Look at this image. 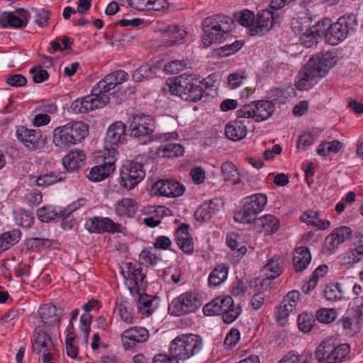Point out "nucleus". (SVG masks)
<instances>
[{
  "instance_id": "nucleus-1",
  "label": "nucleus",
  "mask_w": 363,
  "mask_h": 363,
  "mask_svg": "<svg viewBox=\"0 0 363 363\" xmlns=\"http://www.w3.org/2000/svg\"><path fill=\"white\" fill-rule=\"evenodd\" d=\"M128 77V73L122 69L106 74L93 87L90 95L74 100L71 104L70 111L74 113H83L104 107L109 102L106 93L126 81Z\"/></svg>"
},
{
  "instance_id": "nucleus-2",
  "label": "nucleus",
  "mask_w": 363,
  "mask_h": 363,
  "mask_svg": "<svg viewBox=\"0 0 363 363\" xmlns=\"http://www.w3.org/2000/svg\"><path fill=\"white\" fill-rule=\"evenodd\" d=\"M205 79L193 74H182L169 79L167 84L171 93L189 102H198L203 96L208 84Z\"/></svg>"
},
{
  "instance_id": "nucleus-3",
  "label": "nucleus",
  "mask_w": 363,
  "mask_h": 363,
  "mask_svg": "<svg viewBox=\"0 0 363 363\" xmlns=\"http://www.w3.org/2000/svg\"><path fill=\"white\" fill-rule=\"evenodd\" d=\"M233 22L230 17L222 14L205 18L202 21V43L204 46L209 47L225 40L230 34Z\"/></svg>"
},
{
  "instance_id": "nucleus-4",
  "label": "nucleus",
  "mask_w": 363,
  "mask_h": 363,
  "mask_svg": "<svg viewBox=\"0 0 363 363\" xmlns=\"http://www.w3.org/2000/svg\"><path fill=\"white\" fill-rule=\"evenodd\" d=\"M89 135V125L82 121H71L55 128L53 143L60 147H69L81 143Z\"/></svg>"
},
{
  "instance_id": "nucleus-5",
  "label": "nucleus",
  "mask_w": 363,
  "mask_h": 363,
  "mask_svg": "<svg viewBox=\"0 0 363 363\" xmlns=\"http://www.w3.org/2000/svg\"><path fill=\"white\" fill-rule=\"evenodd\" d=\"M203 346L202 338L197 335L182 334L169 344V354L179 360H186L199 353Z\"/></svg>"
},
{
  "instance_id": "nucleus-6",
  "label": "nucleus",
  "mask_w": 363,
  "mask_h": 363,
  "mask_svg": "<svg viewBox=\"0 0 363 363\" xmlns=\"http://www.w3.org/2000/svg\"><path fill=\"white\" fill-rule=\"evenodd\" d=\"M350 352L348 344L336 345L333 340H325L316 348L315 359L316 363H341Z\"/></svg>"
},
{
  "instance_id": "nucleus-7",
  "label": "nucleus",
  "mask_w": 363,
  "mask_h": 363,
  "mask_svg": "<svg viewBox=\"0 0 363 363\" xmlns=\"http://www.w3.org/2000/svg\"><path fill=\"white\" fill-rule=\"evenodd\" d=\"M358 26L357 16L354 13H345L340 17L330 28L329 43L333 45L339 44L348 36L356 33Z\"/></svg>"
},
{
  "instance_id": "nucleus-8",
  "label": "nucleus",
  "mask_w": 363,
  "mask_h": 363,
  "mask_svg": "<svg viewBox=\"0 0 363 363\" xmlns=\"http://www.w3.org/2000/svg\"><path fill=\"white\" fill-rule=\"evenodd\" d=\"M154 129L153 118L145 114L134 116L128 127L130 136L137 140L140 144H147L152 140Z\"/></svg>"
},
{
  "instance_id": "nucleus-9",
  "label": "nucleus",
  "mask_w": 363,
  "mask_h": 363,
  "mask_svg": "<svg viewBox=\"0 0 363 363\" xmlns=\"http://www.w3.org/2000/svg\"><path fill=\"white\" fill-rule=\"evenodd\" d=\"M275 111V104L272 101L259 100L242 106L236 111L238 118H253L261 122L270 118Z\"/></svg>"
},
{
  "instance_id": "nucleus-10",
  "label": "nucleus",
  "mask_w": 363,
  "mask_h": 363,
  "mask_svg": "<svg viewBox=\"0 0 363 363\" xmlns=\"http://www.w3.org/2000/svg\"><path fill=\"white\" fill-rule=\"evenodd\" d=\"M201 306L199 294L193 291H187L174 298L168 307L169 313L180 316L195 312Z\"/></svg>"
},
{
  "instance_id": "nucleus-11",
  "label": "nucleus",
  "mask_w": 363,
  "mask_h": 363,
  "mask_svg": "<svg viewBox=\"0 0 363 363\" xmlns=\"http://www.w3.org/2000/svg\"><path fill=\"white\" fill-rule=\"evenodd\" d=\"M145 172L143 164L128 161L123 164L120 173V184L126 190L134 189L145 177Z\"/></svg>"
},
{
  "instance_id": "nucleus-12",
  "label": "nucleus",
  "mask_w": 363,
  "mask_h": 363,
  "mask_svg": "<svg viewBox=\"0 0 363 363\" xmlns=\"http://www.w3.org/2000/svg\"><path fill=\"white\" fill-rule=\"evenodd\" d=\"M16 136L18 142L30 151L42 148L47 140L41 130L28 128L25 125L16 126Z\"/></svg>"
},
{
  "instance_id": "nucleus-13",
  "label": "nucleus",
  "mask_w": 363,
  "mask_h": 363,
  "mask_svg": "<svg viewBox=\"0 0 363 363\" xmlns=\"http://www.w3.org/2000/svg\"><path fill=\"white\" fill-rule=\"evenodd\" d=\"M184 191V186L173 179H159L152 184L150 189L152 195L172 198L182 196Z\"/></svg>"
},
{
  "instance_id": "nucleus-14",
  "label": "nucleus",
  "mask_w": 363,
  "mask_h": 363,
  "mask_svg": "<svg viewBox=\"0 0 363 363\" xmlns=\"http://www.w3.org/2000/svg\"><path fill=\"white\" fill-rule=\"evenodd\" d=\"M337 62L335 53L327 52L313 55L307 62V68L311 69L320 78L325 76L328 70Z\"/></svg>"
},
{
  "instance_id": "nucleus-15",
  "label": "nucleus",
  "mask_w": 363,
  "mask_h": 363,
  "mask_svg": "<svg viewBox=\"0 0 363 363\" xmlns=\"http://www.w3.org/2000/svg\"><path fill=\"white\" fill-rule=\"evenodd\" d=\"M126 125L121 121L112 123L108 128L104 139L105 148L115 151L126 138Z\"/></svg>"
},
{
  "instance_id": "nucleus-16",
  "label": "nucleus",
  "mask_w": 363,
  "mask_h": 363,
  "mask_svg": "<svg viewBox=\"0 0 363 363\" xmlns=\"http://www.w3.org/2000/svg\"><path fill=\"white\" fill-rule=\"evenodd\" d=\"M15 12L4 11L0 14V26L3 28H24L27 26L30 18V13L23 8L16 9Z\"/></svg>"
},
{
  "instance_id": "nucleus-17",
  "label": "nucleus",
  "mask_w": 363,
  "mask_h": 363,
  "mask_svg": "<svg viewBox=\"0 0 363 363\" xmlns=\"http://www.w3.org/2000/svg\"><path fill=\"white\" fill-rule=\"evenodd\" d=\"M86 229L91 233H121L120 223L113 222L109 218L95 216L89 219L85 224Z\"/></svg>"
},
{
  "instance_id": "nucleus-18",
  "label": "nucleus",
  "mask_w": 363,
  "mask_h": 363,
  "mask_svg": "<svg viewBox=\"0 0 363 363\" xmlns=\"http://www.w3.org/2000/svg\"><path fill=\"white\" fill-rule=\"evenodd\" d=\"M352 234V230L350 227L341 226L335 228L325 238L323 252L333 253L340 245L349 240Z\"/></svg>"
},
{
  "instance_id": "nucleus-19",
  "label": "nucleus",
  "mask_w": 363,
  "mask_h": 363,
  "mask_svg": "<svg viewBox=\"0 0 363 363\" xmlns=\"http://www.w3.org/2000/svg\"><path fill=\"white\" fill-rule=\"evenodd\" d=\"M38 313L43 323V328L49 329L52 327H60L62 316V311L51 304H45L39 308Z\"/></svg>"
},
{
  "instance_id": "nucleus-20",
  "label": "nucleus",
  "mask_w": 363,
  "mask_h": 363,
  "mask_svg": "<svg viewBox=\"0 0 363 363\" xmlns=\"http://www.w3.org/2000/svg\"><path fill=\"white\" fill-rule=\"evenodd\" d=\"M148 330L142 327H133L121 334L123 347L125 350L133 348L136 343H142L149 338Z\"/></svg>"
},
{
  "instance_id": "nucleus-21",
  "label": "nucleus",
  "mask_w": 363,
  "mask_h": 363,
  "mask_svg": "<svg viewBox=\"0 0 363 363\" xmlns=\"http://www.w3.org/2000/svg\"><path fill=\"white\" fill-rule=\"evenodd\" d=\"M246 118H238L230 121L225 128V134L226 137L233 141H238L245 138L247 132V124L249 121L245 120Z\"/></svg>"
},
{
  "instance_id": "nucleus-22",
  "label": "nucleus",
  "mask_w": 363,
  "mask_h": 363,
  "mask_svg": "<svg viewBox=\"0 0 363 363\" xmlns=\"http://www.w3.org/2000/svg\"><path fill=\"white\" fill-rule=\"evenodd\" d=\"M273 12L270 10H262L257 14L256 23L250 29L251 35H264L268 33L273 26Z\"/></svg>"
},
{
  "instance_id": "nucleus-23",
  "label": "nucleus",
  "mask_w": 363,
  "mask_h": 363,
  "mask_svg": "<svg viewBox=\"0 0 363 363\" xmlns=\"http://www.w3.org/2000/svg\"><path fill=\"white\" fill-rule=\"evenodd\" d=\"M223 202L219 199H213L209 202H204L196 210L194 216L197 220L206 221L211 219L222 206Z\"/></svg>"
},
{
  "instance_id": "nucleus-24",
  "label": "nucleus",
  "mask_w": 363,
  "mask_h": 363,
  "mask_svg": "<svg viewBox=\"0 0 363 363\" xmlns=\"http://www.w3.org/2000/svg\"><path fill=\"white\" fill-rule=\"evenodd\" d=\"M362 322L363 311L359 306L347 310L345 315L338 321L347 333L352 332L353 326H358Z\"/></svg>"
},
{
  "instance_id": "nucleus-25",
  "label": "nucleus",
  "mask_w": 363,
  "mask_h": 363,
  "mask_svg": "<svg viewBox=\"0 0 363 363\" xmlns=\"http://www.w3.org/2000/svg\"><path fill=\"white\" fill-rule=\"evenodd\" d=\"M138 209L137 201L132 198H124L115 204V213L121 218H133Z\"/></svg>"
},
{
  "instance_id": "nucleus-26",
  "label": "nucleus",
  "mask_w": 363,
  "mask_h": 363,
  "mask_svg": "<svg viewBox=\"0 0 363 363\" xmlns=\"http://www.w3.org/2000/svg\"><path fill=\"white\" fill-rule=\"evenodd\" d=\"M298 79L296 82V87L300 91L308 90L313 87L320 77L311 69L307 68V64L298 73Z\"/></svg>"
},
{
  "instance_id": "nucleus-27",
  "label": "nucleus",
  "mask_w": 363,
  "mask_h": 363,
  "mask_svg": "<svg viewBox=\"0 0 363 363\" xmlns=\"http://www.w3.org/2000/svg\"><path fill=\"white\" fill-rule=\"evenodd\" d=\"M85 162L86 155L82 150L71 151L62 158L64 167L69 172L79 169Z\"/></svg>"
},
{
  "instance_id": "nucleus-28",
  "label": "nucleus",
  "mask_w": 363,
  "mask_h": 363,
  "mask_svg": "<svg viewBox=\"0 0 363 363\" xmlns=\"http://www.w3.org/2000/svg\"><path fill=\"white\" fill-rule=\"evenodd\" d=\"M116 169L114 162L108 161L91 168L88 175L89 180L100 182L107 178Z\"/></svg>"
},
{
  "instance_id": "nucleus-29",
  "label": "nucleus",
  "mask_w": 363,
  "mask_h": 363,
  "mask_svg": "<svg viewBox=\"0 0 363 363\" xmlns=\"http://www.w3.org/2000/svg\"><path fill=\"white\" fill-rule=\"evenodd\" d=\"M311 261V255L307 247L301 246L294 250L293 265L296 272H302L307 268Z\"/></svg>"
},
{
  "instance_id": "nucleus-30",
  "label": "nucleus",
  "mask_w": 363,
  "mask_h": 363,
  "mask_svg": "<svg viewBox=\"0 0 363 363\" xmlns=\"http://www.w3.org/2000/svg\"><path fill=\"white\" fill-rule=\"evenodd\" d=\"M357 246L349 250L344 255V264L347 268H351L363 259V235L357 236Z\"/></svg>"
},
{
  "instance_id": "nucleus-31",
  "label": "nucleus",
  "mask_w": 363,
  "mask_h": 363,
  "mask_svg": "<svg viewBox=\"0 0 363 363\" xmlns=\"http://www.w3.org/2000/svg\"><path fill=\"white\" fill-rule=\"evenodd\" d=\"M162 32L165 36L168 37L165 43L167 47L182 44L186 35V31L180 29L177 25H169L162 30Z\"/></svg>"
},
{
  "instance_id": "nucleus-32",
  "label": "nucleus",
  "mask_w": 363,
  "mask_h": 363,
  "mask_svg": "<svg viewBox=\"0 0 363 363\" xmlns=\"http://www.w3.org/2000/svg\"><path fill=\"white\" fill-rule=\"evenodd\" d=\"M228 272L229 266L227 264H218L208 276V285L213 287L219 286L227 279Z\"/></svg>"
},
{
  "instance_id": "nucleus-33",
  "label": "nucleus",
  "mask_w": 363,
  "mask_h": 363,
  "mask_svg": "<svg viewBox=\"0 0 363 363\" xmlns=\"http://www.w3.org/2000/svg\"><path fill=\"white\" fill-rule=\"evenodd\" d=\"M21 238V232L18 229L0 234V254L8 250L19 242Z\"/></svg>"
},
{
  "instance_id": "nucleus-34",
  "label": "nucleus",
  "mask_w": 363,
  "mask_h": 363,
  "mask_svg": "<svg viewBox=\"0 0 363 363\" xmlns=\"http://www.w3.org/2000/svg\"><path fill=\"white\" fill-rule=\"evenodd\" d=\"M267 203V197L262 194H255L244 199V204L257 214L263 210Z\"/></svg>"
},
{
  "instance_id": "nucleus-35",
  "label": "nucleus",
  "mask_w": 363,
  "mask_h": 363,
  "mask_svg": "<svg viewBox=\"0 0 363 363\" xmlns=\"http://www.w3.org/2000/svg\"><path fill=\"white\" fill-rule=\"evenodd\" d=\"M48 329L38 326L34 331L35 342L36 345H33V350L38 354L41 352V349L48 346V342H51V337L48 333Z\"/></svg>"
},
{
  "instance_id": "nucleus-36",
  "label": "nucleus",
  "mask_w": 363,
  "mask_h": 363,
  "mask_svg": "<svg viewBox=\"0 0 363 363\" xmlns=\"http://www.w3.org/2000/svg\"><path fill=\"white\" fill-rule=\"evenodd\" d=\"M328 267L326 265H320L313 272L311 279L302 286V291L304 294H309L317 285L319 277H323Z\"/></svg>"
},
{
  "instance_id": "nucleus-37",
  "label": "nucleus",
  "mask_w": 363,
  "mask_h": 363,
  "mask_svg": "<svg viewBox=\"0 0 363 363\" xmlns=\"http://www.w3.org/2000/svg\"><path fill=\"white\" fill-rule=\"evenodd\" d=\"M184 152V148L182 145L178 143H167L162 145L158 149V154L164 157H174L182 156Z\"/></svg>"
},
{
  "instance_id": "nucleus-38",
  "label": "nucleus",
  "mask_w": 363,
  "mask_h": 363,
  "mask_svg": "<svg viewBox=\"0 0 363 363\" xmlns=\"http://www.w3.org/2000/svg\"><path fill=\"white\" fill-rule=\"evenodd\" d=\"M312 360V353L303 352L298 354L294 351L289 352L279 363H310Z\"/></svg>"
},
{
  "instance_id": "nucleus-39",
  "label": "nucleus",
  "mask_w": 363,
  "mask_h": 363,
  "mask_svg": "<svg viewBox=\"0 0 363 363\" xmlns=\"http://www.w3.org/2000/svg\"><path fill=\"white\" fill-rule=\"evenodd\" d=\"M257 215L243 203L242 208L234 213V220L241 223H253L257 219Z\"/></svg>"
},
{
  "instance_id": "nucleus-40",
  "label": "nucleus",
  "mask_w": 363,
  "mask_h": 363,
  "mask_svg": "<svg viewBox=\"0 0 363 363\" xmlns=\"http://www.w3.org/2000/svg\"><path fill=\"white\" fill-rule=\"evenodd\" d=\"M279 260V257L274 256L264 267V271L266 272L267 278L274 279L281 274L282 268L280 266Z\"/></svg>"
},
{
  "instance_id": "nucleus-41",
  "label": "nucleus",
  "mask_w": 363,
  "mask_h": 363,
  "mask_svg": "<svg viewBox=\"0 0 363 363\" xmlns=\"http://www.w3.org/2000/svg\"><path fill=\"white\" fill-rule=\"evenodd\" d=\"M332 26L331 21L329 18H325L316 23L315 25L311 26V30L317 35L320 40L325 37L329 43L330 32L329 27Z\"/></svg>"
},
{
  "instance_id": "nucleus-42",
  "label": "nucleus",
  "mask_w": 363,
  "mask_h": 363,
  "mask_svg": "<svg viewBox=\"0 0 363 363\" xmlns=\"http://www.w3.org/2000/svg\"><path fill=\"white\" fill-rule=\"evenodd\" d=\"M259 220L263 229L269 235L274 233L279 228V220L275 216L267 214Z\"/></svg>"
},
{
  "instance_id": "nucleus-43",
  "label": "nucleus",
  "mask_w": 363,
  "mask_h": 363,
  "mask_svg": "<svg viewBox=\"0 0 363 363\" xmlns=\"http://www.w3.org/2000/svg\"><path fill=\"white\" fill-rule=\"evenodd\" d=\"M155 296L148 295L147 294H142L139 296L137 303V308L143 314L150 315L153 312L152 303Z\"/></svg>"
},
{
  "instance_id": "nucleus-44",
  "label": "nucleus",
  "mask_w": 363,
  "mask_h": 363,
  "mask_svg": "<svg viewBox=\"0 0 363 363\" xmlns=\"http://www.w3.org/2000/svg\"><path fill=\"white\" fill-rule=\"evenodd\" d=\"M297 323L299 330L307 333L315 326V319L312 313H304L298 315Z\"/></svg>"
},
{
  "instance_id": "nucleus-45",
  "label": "nucleus",
  "mask_w": 363,
  "mask_h": 363,
  "mask_svg": "<svg viewBox=\"0 0 363 363\" xmlns=\"http://www.w3.org/2000/svg\"><path fill=\"white\" fill-rule=\"evenodd\" d=\"M117 309L121 319L127 324H133L135 318L128 301H123L117 305Z\"/></svg>"
},
{
  "instance_id": "nucleus-46",
  "label": "nucleus",
  "mask_w": 363,
  "mask_h": 363,
  "mask_svg": "<svg viewBox=\"0 0 363 363\" xmlns=\"http://www.w3.org/2000/svg\"><path fill=\"white\" fill-rule=\"evenodd\" d=\"M324 296L328 301H336L342 299V291L339 283L326 285L324 290Z\"/></svg>"
},
{
  "instance_id": "nucleus-47",
  "label": "nucleus",
  "mask_w": 363,
  "mask_h": 363,
  "mask_svg": "<svg viewBox=\"0 0 363 363\" xmlns=\"http://www.w3.org/2000/svg\"><path fill=\"white\" fill-rule=\"evenodd\" d=\"M36 214L41 222L48 223L59 217L60 211L57 212L55 210L54 207L48 206L38 208Z\"/></svg>"
},
{
  "instance_id": "nucleus-48",
  "label": "nucleus",
  "mask_w": 363,
  "mask_h": 363,
  "mask_svg": "<svg viewBox=\"0 0 363 363\" xmlns=\"http://www.w3.org/2000/svg\"><path fill=\"white\" fill-rule=\"evenodd\" d=\"M291 28L297 35H301L305 31H309L311 28V21L308 17L296 18L292 20Z\"/></svg>"
},
{
  "instance_id": "nucleus-49",
  "label": "nucleus",
  "mask_w": 363,
  "mask_h": 363,
  "mask_svg": "<svg viewBox=\"0 0 363 363\" xmlns=\"http://www.w3.org/2000/svg\"><path fill=\"white\" fill-rule=\"evenodd\" d=\"M62 179L60 173L50 172L39 176L37 178L36 183L40 186H48Z\"/></svg>"
},
{
  "instance_id": "nucleus-50",
  "label": "nucleus",
  "mask_w": 363,
  "mask_h": 363,
  "mask_svg": "<svg viewBox=\"0 0 363 363\" xmlns=\"http://www.w3.org/2000/svg\"><path fill=\"white\" fill-rule=\"evenodd\" d=\"M221 172L225 181L237 182L238 173L235 165L233 162H223L221 165Z\"/></svg>"
},
{
  "instance_id": "nucleus-51",
  "label": "nucleus",
  "mask_w": 363,
  "mask_h": 363,
  "mask_svg": "<svg viewBox=\"0 0 363 363\" xmlns=\"http://www.w3.org/2000/svg\"><path fill=\"white\" fill-rule=\"evenodd\" d=\"M239 235L235 232H231L228 233L226 238V242L228 246L232 249L233 250H238V255L240 257H242L247 252V248L245 246L242 245L240 246V242H238Z\"/></svg>"
},
{
  "instance_id": "nucleus-52",
  "label": "nucleus",
  "mask_w": 363,
  "mask_h": 363,
  "mask_svg": "<svg viewBox=\"0 0 363 363\" xmlns=\"http://www.w3.org/2000/svg\"><path fill=\"white\" fill-rule=\"evenodd\" d=\"M242 46L243 43L242 41L236 40L233 43L225 45L217 50H215V55L220 57L228 56L240 50Z\"/></svg>"
},
{
  "instance_id": "nucleus-53",
  "label": "nucleus",
  "mask_w": 363,
  "mask_h": 363,
  "mask_svg": "<svg viewBox=\"0 0 363 363\" xmlns=\"http://www.w3.org/2000/svg\"><path fill=\"white\" fill-rule=\"evenodd\" d=\"M315 317L320 323H330L336 319L337 311L334 308H320L316 311Z\"/></svg>"
},
{
  "instance_id": "nucleus-54",
  "label": "nucleus",
  "mask_w": 363,
  "mask_h": 363,
  "mask_svg": "<svg viewBox=\"0 0 363 363\" xmlns=\"http://www.w3.org/2000/svg\"><path fill=\"white\" fill-rule=\"evenodd\" d=\"M153 75L152 68L148 65H143L139 67L133 73V80L135 82H140L143 79H149L152 78Z\"/></svg>"
},
{
  "instance_id": "nucleus-55",
  "label": "nucleus",
  "mask_w": 363,
  "mask_h": 363,
  "mask_svg": "<svg viewBox=\"0 0 363 363\" xmlns=\"http://www.w3.org/2000/svg\"><path fill=\"white\" fill-rule=\"evenodd\" d=\"M189 65V61L188 60H172L165 65L164 70L169 74H174L187 68Z\"/></svg>"
},
{
  "instance_id": "nucleus-56",
  "label": "nucleus",
  "mask_w": 363,
  "mask_h": 363,
  "mask_svg": "<svg viewBox=\"0 0 363 363\" xmlns=\"http://www.w3.org/2000/svg\"><path fill=\"white\" fill-rule=\"evenodd\" d=\"M234 17L240 25L245 27L252 26L255 21L254 13L247 9L235 13Z\"/></svg>"
},
{
  "instance_id": "nucleus-57",
  "label": "nucleus",
  "mask_w": 363,
  "mask_h": 363,
  "mask_svg": "<svg viewBox=\"0 0 363 363\" xmlns=\"http://www.w3.org/2000/svg\"><path fill=\"white\" fill-rule=\"evenodd\" d=\"M128 277L130 281L133 282L135 286H143V280L145 278V274L143 273L142 267H129Z\"/></svg>"
},
{
  "instance_id": "nucleus-58",
  "label": "nucleus",
  "mask_w": 363,
  "mask_h": 363,
  "mask_svg": "<svg viewBox=\"0 0 363 363\" xmlns=\"http://www.w3.org/2000/svg\"><path fill=\"white\" fill-rule=\"evenodd\" d=\"M30 73L32 74L33 80L35 84L43 83L49 78L48 71L43 69L40 65L33 67L30 69Z\"/></svg>"
},
{
  "instance_id": "nucleus-59",
  "label": "nucleus",
  "mask_w": 363,
  "mask_h": 363,
  "mask_svg": "<svg viewBox=\"0 0 363 363\" xmlns=\"http://www.w3.org/2000/svg\"><path fill=\"white\" fill-rule=\"evenodd\" d=\"M300 40L301 44H303L306 48H311L314 45L318 44L320 38H318L317 35L313 32V30L310 28L309 31H305L303 34L299 35Z\"/></svg>"
},
{
  "instance_id": "nucleus-60",
  "label": "nucleus",
  "mask_w": 363,
  "mask_h": 363,
  "mask_svg": "<svg viewBox=\"0 0 363 363\" xmlns=\"http://www.w3.org/2000/svg\"><path fill=\"white\" fill-rule=\"evenodd\" d=\"M59 217L62 218L61 226L65 230H71L76 224V220L73 214L65 209L60 211Z\"/></svg>"
},
{
  "instance_id": "nucleus-61",
  "label": "nucleus",
  "mask_w": 363,
  "mask_h": 363,
  "mask_svg": "<svg viewBox=\"0 0 363 363\" xmlns=\"http://www.w3.org/2000/svg\"><path fill=\"white\" fill-rule=\"evenodd\" d=\"M219 296L216 297L203 308V312L206 315H216L221 314V309L220 307Z\"/></svg>"
},
{
  "instance_id": "nucleus-62",
  "label": "nucleus",
  "mask_w": 363,
  "mask_h": 363,
  "mask_svg": "<svg viewBox=\"0 0 363 363\" xmlns=\"http://www.w3.org/2000/svg\"><path fill=\"white\" fill-rule=\"evenodd\" d=\"M26 245L27 248L29 250L33 251H40L45 245H50V240L48 239L41 238H32L26 240Z\"/></svg>"
},
{
  "instance_id": "nucleus-63",
  "label": "nucleus",
  "mask_w": 363,
  "mask_h": 363,
  "mask_svg": "<svg viewBox=\"0 0 363 363\" xmlns=\"http://www.w3.org/2000/svg\"><path fill=\"white\" fill-rule=\"evenodd\" d=\"M241 313V308L238 305L237 306L233 304V306L227 310L223 315V320L226 324H230L235 321Z\"/></svg>"
},
{
  "instance_id": "nucleus-64",
  "label": "nucleus",
  "mask_w": 363,
  "mask_h": 363,
  "mask_svg": "<svg viewBox=\"0 0 363 363\" xmlns=\"http://www.w3.org/2000/svg\"><path fill=\"white\" fill-rule=\"evenodd\" d=\"M300 301V293L298 291H289L283 299V303H287L290 306V310L297 311L298 303Z\"/></svg>"
}]
</instances>
